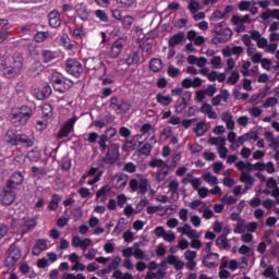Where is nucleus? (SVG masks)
<instances>
[{"instance_id": "1", "label": "nucleus", "mask_w": 279, "mask_h": 279, "mask_svg": "<svg viewBox=\"0 0 279 279\" xmlns=\"http://www.w3.org/2000/svg\"><path fill=\"white\" fill-rule=\"evenodd\" d=\"M34 110L27 106L15 107L11 110L10 121L15 128H21V125H27V121L32 119Z\"/></svg>"}, {"instance_id": "2", "label": "nucleus", "mask_w": 279, "mask_h": 279, "mask_svg": "<svg viewBox=\"0 0 279 279\" xmlns=\"http://www.w3.org/2000/svg\"><path fill=\"white\" fill-rule=\"evenodd\" d=\"M23 69V57H12L9 61L4 64L2 69V74L4 77H16L21 70Z\"/></svg>"}, {"instance_id": "3", "label": "nucleus", "mask_w": 279, "mask_h": 279, "mask_svg": "<svg viewBox=\"0 0 279 279\" xmlns=\"http://www.w3.org/2000/svg\"><path fill=\"white\" fill-rule=\"evenodd\" d=\"M149 186V179L143 174H136L129 182L130 193H137V195H145L147 193V187Z\"/></svg>"}, {"instance_id": "4", "label": "nucleus", "mask_w": 279, "mask_h": 279, "mask_svg": "<svg viewBox=\"0 0 279 279\" xmlns=\"http://www.w3.org/2000/svg\"><path fill=\"white\" fill-rule=\"evenodd\" d=\"M85 69L87 71H95L97 77H101V75H106V65H104V61L99 58H88L84 62Z\"/></svg>"}, {"instance_id": "5", "label": "nucleus", "mask_w": 279, "mask_h": 279, "mask_svg": "<svg viewBox=\"0 0 279 279\" xmlns=\"http://www.w3.org/2000/svg\"><path fill=\"white\" fill-rule=\"evenodd\" d=\"M231 23L235 27V32L241 34V32H245V25H250L252 23V15L246 14L244 16L233 15L231 17Z\"/></svg>"}, {"instance_id": "6", "label": "nucleus", "mask_w": 279, "mask_h": 279, "mask_svg": "<svg viewBox=\"0 0 279 279\" xmlns=\"http://www.w3.org/2000/svg\"><path fill=\"white\" fill-rule=\"evenodd\" d=\"M154 234L158 239H163V241H166L167 243H173V241H175V233L171 230L167 231V229H165V227L162 226L156 227L154 230Z\"/></svg>"}, {"instance_id": "7", "label": "nucleus", "mask_w": 279, "mask_h": 279, "mask_svg": "<svg viewBox=\"0 0 279 279\" xmlns=\"http://www.w3.org/2000/svg\"><path fill=\"white\" fill-rule=\"evenodd\" d=\"M215 40L218 43H228L230 38H232V29L229 27H222L221 25H218L215 29Z\"/></svg>"}, {"instance_id": "8", "label": "nucleus", "mask_w": 279, "mask_h": 279, "mask_svg": "<svg viewBox=\"0 0 279 279\" xmlns=\"http://www.w3.org/2000/svg\"><path fill=\"white\" fill-rule=\"evenodd\" d=\"M66 73H70V75H74V77H80L82 75V63L75 59H70L66 61L65 64Z\"/></svg>"}, {"instance_id": "9", "label": "nucleus", "mask_w": 279, "mask_h": 279, "mask_svg": "<svg viewBox=\"0 0 279 279\" xmlns=\"http://www.w3.org/2000/svg\"><path fill=\"white\" fill-rule=\"evenodd\" d=\"M72 247L82 250V252H86L90 245H93V240L90 238L82 239L80 235H74L71 240Z\"/></svg>"}, {"instance_id": "10", "label": "nucleus", "mask_w": 279, "mask_h": 279, "mask_svg": "<svg viewBox=\"0 0 279 279\" xmlns=\"http://www.w3.org/2000/svg\"><path fill=\"white\" fill-rule=\"evenodd\" d=\"M21 260V250L19 247H12L8 257L4 260L5 267L12 269L16 263Z\"/></svg>"}, {"instance_id": "11", "label": "nucleus", "mask_w": 279, "mask_h": 279, "mask_svg": "<svg viewBox=\"0 0 279 279\" xmlns=\"http://www.w3.org/2000/svg\"><path fill=\"white\" fill-rule=\"evenodd\" d=\"M128 40L123 37L118 38L111 46L110 50V58H119L121 56V51H123V48L125 47V44Z\"/></svg>"}, {"instance_id": "12", "label": "nucleus", "mask_w": 279, "mask_h": 279, "mask_svg": "<svg viewBox=\"0 0 279 279\" xmlns=\"http://www.w3.org/2000/svg\"><path fill=\"white\" fill-rule=\"evenodd\" d=\"M257 47L259 49H265L266 53H276L278 51V43H270L267 40V38L262 37L257 41Z\"/></svg>"}, {"instance_id": "13", "label": "nucleus", "mask_w": 279, "mask_h": 279, "mask_svg": "<svg viewBox=\"0 0 279 279\" xmlns=\"http://www.w3.org/2000/svg\"><path fill=\"white\" fill-rule=\"evenodd\" d=\"M20 226H21V232L22 234H27L29 230L36 228V219L25 216L20 220Z\"/></svg>"}, {"instance_id": "14", "label": "nucleus", "mask_w": 279, "mask_h": 279, "mask_svg": "<svg viewBox=\"0 0 279 279\" xmlns=\"http://www.w3.org/2000/svg\"><path fill=\"white\" fill-rule=\"evenodd\" d=\"M16 194L12 190H4L0 193V203L2 206H10L11 204H14Z\"/></svg>"}, {"instance_id": "15", "label": "nucleus", "mask_w": 279, "mask_h": 279, "mask_svg": "<svg viewBox=\"0 0 279 279\" xmlns=\"http://www.w3.org/2000/svg\"><path fill=\"white\" fill-rule=\"evenodd\" d=\"M10 37V22L7 19L0 20V45Z\"/></svg>"}, {"instance_id": "16", "label": "nucleus", "mask_w": 279, "mask_h": 279, "mask_svg": "<svg viewBox=\"0 0 279 279\" xmlns=\"http://www.w3.org/2000/svg\"><path fill=\"white\" fill-rule=\"evenodd\" d=\"M203 264L205 265V267H208L209 269L219 267V254L209 253L207 256L204 257Z\"/></svg>"}, {"instance_id": "17", "label": "nucleus", "mask_w": 279, "mask_h": 279, "mask_svg": "<svg viewBox=\"0 0 279 279\" xmlns=\"http://www.w3.org/2000/svg\"><path fill=\"white\" fill-rule=\"evenodd\" d=\"M184 258L186 262V268L187 269H195L197 267V262H195V258H197V252L187 250L184 252Z\"/></svg>"}, {"instance_id": "18", "label": "nucleus", "mask_w": 279, "mask_h": 279, "mask_svg": "<svg viewBox=\"0 0 279 279\" xmlns=\"http://www.w3.org/2000/svg\"><path fill=\"white\" fill-rule=\"evenodd\" d=\"M25 180V177H23V173L15 172L11 175L10 180L7 183V186L9 189H16V186H21Z\"/></svg>"}, {"instance_id": "19", "label": "nucleus", "mask_w": 279, "mask_h": 279, "mask_svg": "<svg viewBox=\"0 0 279 279\" xmlns=\"http://www.w3.org/2000/svg\"><path fill=\"white\" fill-rule=\"evenodd\" d=\"M75 121H77V118L70 119L60 130L59 137L60 138H66L71 132H73V128L75 126Z\"/></svg>"}, {"instance_id": "20", "label": "nucleus", "mask_w": 279, "mask_h": 279, "mask_svg": "<svg viewBox=\"0 0 279 279\" xmlns=\"http://www.w3.org/2000/svg\"><path fill=\"white\" fill-rule=\"evenodd\" d=\"M74 10L81 21H87L88 16H90V11H88V7H86V4H84L83 2L77 3L74 7Z\"/></svg>"}, {"instance_id": "21", "label": "nucleus", "mask_w": 279, "mask_h": 279, "mask_svg": "<svg viewBox=\"0 0 279 279\" xmlns=\"http://www.w3.org/2000/svg\"><path fill=\"white\" fill-rule=\"evenodd\" d=\"M177 232H179V234H182L183 236H187V239H194V236H197V230L193 229V227H191V225L189 223L179 227L177 229Z\"/></svg>"}, {"instance_id": "22", "label": "nucleus", "mask_w": 279, "mask_h": 279, "mask_svg": "<svg viewBox=\"0 0 279 279\" xmlns=\"http://www.w3.org/2000/svg\"><path fill=\"white\" fill-rule=\"evenodd\" d=\"M46 250H49V241L43 239L38 240L33 247V255L40 256Z\"/></svg>"}, {"instance_id": "23", "label": "nucleus", "mask_w": 279, "mask_h": 279, "mask_svg": "<svg viewBox=\"0 0 279 279\" xmlns=\"http://www.w3.org/2000/svg\"><path fill=\"white\" fill-rule=\"evenodd\" d=\"M246 53L254 64L263 61V52H258L255 47H248Z\"/></svg>"}, {"instance_id": "24", "label": "nucleus", "mask_w": 279, "mask_h": 279, "mask_svg": "<svg viewBox=\"0 0 279 279\" xmlns=\"http://www.w3.org/2000/svg\"><path fill=\"white\" fill-rule=\"evenodd\" d=\"M119 159V148L117 146H111L108 148L106 160L109 165H113Z\"/></svg>"}, {"instance_id": "25", "label": "nucleus", "mask_w": 279, "mask_h": 279, "mask_svg": "<svg viewBox=\"0 0 279 279\" xmlns=\"http://www.w3.org/2000/svg\"><path fill=\"white\" fill-rule=\"evenodd\" d=\"M221 120L223 123H226L227 130H233L234 129V117L232 116V112L225 111L221 113Z\"/></svg>"}, {"instance_id": "26", "label": "nucleus", "mask_w": 279, "mask_h": 279, "mask_svg": "<svg viewBox=\"0 0 279 279\" xmlns=\"http://www.w3.org/2000/svg\"><path fill=\"white\" fill-rule=\"evenodd\" d=\"M189 64H196L199 69H204L206 66L208 60L204 57L197 58L196 56L190 54L187 57Z\"/></svg>"}, {"instance_id": "27", "label": "nucleus", "mask_w": 279, "mask_h": 279, "mask_svg": "<svg viewBox=\"0 0 279 279\" xmlns=\"http://www.w3.org/2000/svg\"><path fill=\"white\" fill-rule=\"evenodd\" d=\"M14 145H24V147H32V145H34V141H32V138H29V136L25 134H17Z\"/></svg>"}, {"instance_id": "28", "label": "nucleus", "mask_w": 279, "mask_h": 279, "mask_svg": "<svg viewBox=\"0 0 279 279\" xmlns=\"http://www.w3.org/2000/svg\"><path fill=\"white\" fill-rule=\"evenodd\" d=\"M128 180H130V177L128 174L122 173L116 177V183H114L116 189H118L119 191H123L125 186H128Z\"/></svg>"}, {"instance_id": "29", "label": "nucleus", "mask_w": 279, "mask_h": 279, "mask_svg": "<svg viewBox=\"0 0 279 279\" xmlns=\"http://www.w3.org/2000/svg\"><path fill=\"white\" fill-rule=\"evenodd\" d=\"M184 182H187V184H191L193 191H197L201 189L199 186L203 184L202 179L194 177L193 174H187L184 179Z\"/></svg>"}, {"instance_id": "30", "label": "nucleus", "mask_w": 279, "mask_h": 279, "mask_svg": "<svg viewBox=\"0 0 279 279\" xmlns=\"http://www.w3.org/2000/svg\"><path fill=\"white\" fill-rule=\"evenodd\" d=\"M50 27H60L62 21L60 20V13L58 11H52L48 15Z\"/></svg>"}, {"instance_id": "31", "label": "nucleus", "mask_w": 279, "mask_h": 279, "mask_svg": "<svg viewBox=\"0 0 279 279\" xmlns=\"http://www.w3.org/2000/svg\"><path fill=\"white\" fill-rule=\"evenodd\" d=\"M201 112L203 114H207L208 119H217V112L213 110V106H210V104H203L201 107Z\"/></svg>"}, {"instance_id": "32", "label": "nucleus", "mask_w": 279, "mask_h": 279, "mask_svg": "<svg viewBox=\"0 0 279 279\" xmlns=\"http://www.w3.org/2000/svg\"><path fill=\"white\" fill-rule=\"evenodd\" d=\"M156 100L157 104H160V106H171L173 98L169 95H165L163 93H159L156 96Z\"/></svg>"}, {"instance_id": "33", "label": "nucleus", "mask_w": 279, "mask_h": 279, "mask_svg": "<svg viewBox=\"0 0 279 279\" xmlns=\"http://www.w3.org/2000/svg\"><path fill=\"white\" fill-rule=\"evenodd\" d=\"M202 178H203L204 182L209 184V186H217V184H219V178L215 177L210 172L203 173Z\"/></svg>"}, {"instance_id": "34", "label": "nucleus", "mask_w": 279, "mask_h": 279, "mask_svg": "<svg viewBox=\"0 0 279 279\" xmlns=\"http://www.w3.org/2000/svg\"><path fill=\"white\" fill-rule=\"evenodd\" d=\"M168 189L171 192L172 197H175V199L180 197V194L178 193V190L180 189V182L177 179H173L169 182Z\"/></svg>"}, {"instance_id": "35", "label": "nucleus", "mask_w": 279, "mask_h": 279, "mask_svg": "<svg viewBox=\"0 0 279 279\" xmlns=\"http://www.w3.org/2000/svg\"><path fill=\"white\" fill-rule=\"evenodd\" d=\"M167 175H169V165L163 166L156 172V182H162L167 180Z\"/></svg>"}, {"instance_id": "36", "label": "nucleus", "mask_w": 279, "mask_h": 279, "mask_svg": "<svg viewBox=\"0 0 279 279\" xmlns=\"http://www.w3.org/2000/svg\"><path fill=\"white\" fill-rule=\"evenodd\" d=\"M252 5H258V2H256V0H243L239 3V10L240 12H247Z\"/></svg>"}, {"instance_id": "37", "label": "nucleus", "mask_w": 279, "mask_h": 279, "mask_svg": "<svg viewBox=\"0 0 279 279\" xmlns=\"http://www.w3.org/2000/svg\"><path fill=\"white\" fill-rule=\"evenodd\" d=\"M216 245L220 250H230V243L228 242V238L226 235H220L216 240Z\"/></svg>"}, {"instance_id": "38", "label": "nucleus", "mask_w": 279, "mask_h": 279, "mask_svg": "<svg viewBox=\"0 0 279 279\" xmlns=\"http://www.w3.org/2000/svg\"><path fill=\"white\" fill-rule=\"evenodd\" d=\"M50 96H51V86H49V84H46L41 88V93L37 94V99H39V101H43V99H47Z\"/></svg>"}, {"instance_id": "39", "label": "nucleus", "mask_w": 279, "mask_h": 279, "mask_svg": "<svg viewBox=\"0 0 279 279\" xmlns=\"http://www.w3.org/2000/svg\"><path fill=\"white\" fill-rule=\"evenodd\" d=\"M184 40V34L179 33L177 35H173L170 40L169 45L170 47H178V45H181V43Z\"/></svg>"}, {"instance_id": "40", "label": "nucleus", "mask_w": 279, "mask_h": 279, "mask_svg": "<svg viewBox=\"0 0 279 279\" xmlns=\"http://www.w3.org/2000/svg\"><path fill=\"white\" fill-rule=\"evenodd\" d=\"M149 66H150V70L154 71V73H159V71H162V60L151 59Z\"/></svg>"}, {"instance_id": "41", "label": "nucleus", "mask_w": 279, "mask_h": 279, "mask_svg": "<svg viewBox=\"0 0 279 279\" xmlns=\"http://www.w3.org/2000/svg\"><path fill=\"white\" fill-rule=\"evenodd\" d=\"M194 132L196 136H204V134L208 132V125H206L205 122H198L194 129Z\"/></svg>"}, {"instance_id": "42", "label": "nucleus", "mask_w": 279, "mask_h": 279, "mask_svg": "<svg viewBox=\"0 0 279 279\" xmlns=\"http://www.w3.org/2000/svg\"><path fill=\"white\" fill-rule=\"evenodd\" d=\"M187 10L191 12V14H197V12L202 10V4L195 0H191L187 4Z\"/></svg>"}, {"instance_id": "43", "label": "nucleus", "mask_w": 279, "mask_h": 279, "mask_svg": "<svg viewBox=\"0 0 279 279\" xmlns=\"http://www.w3.org/2000/svg\"><path fill=\"white\" fill-rule=\"evenodd\" d=\"M222 19H226L223 11H221V9H217L210 15L209 21H211V23H217V21H221Z\"/></svg>"}, {"instance_id": "44", "label": "nucleus", "mask_w": 279, "mask_h": 279, "mask_svg": "<svg viewBox=\"0 0 279 279\" xmlns=\"http://www.w3.org/2000/svg\"><path fill=\"white\" fill-rule=\"evenodd\" d=\"M60 43L62 47L66 49V51H72L74 46H73V43H71V38L68 35H63L60 39Z\"/></svg>"}, {"instance_id": "45", "label": "nucleus", "mask_w": 279, "mask_h": 279, "mask_svg": "<svg viewBox=\"0 0 279 279\" xmlns=\"http://www.w3.org/2000/svg\"><path fill=\"white\" fill-rule=\"evenodd\" d=\"M50 82H51L52 86H58V85H62V84L66 83V82H64V77L58 73H53L51 75Z\"/></svg>"}, {"instance_id": "46", "label": "nucleus", "mask_w": 279, "mask_h": 279, "mask_svg": "<svg viewBox=\"0 0 279 279\" xmlns=\"http://www.w3.org/2000/svg\"><path fill=\"white\" fill-rule=\"evenodd\" d=\"M61 199L62 197H60V195L58 194L52 195V198L48 205L49 210H58V204H60Z\"/></svg>"}, {"instance_id": "47", "label": "nucleus", "mask_w": 279, "mask_h": 279, "mask_svg": "<svg viewBox=\"0 0 279 279\" xmlns=\"http://www.w3.org/2000/svg\"><path fill=\"white\" fill-rule=\"evenodd\" d=\"M192 250H202V240H199V233L196 232V236L190 238Z\"/></svg>"}, {"instance_id": "48", "label": "nucleus", "mask_w": 279, "mask_h": 279, "mask_svg": "<svg viewBox=\"0 0 279 279\" xmlns=\"http://www.w3.org/2000/svg\"><path fill=\"white\" fill-rule=\"evenodd\" d=\"M245 229H246L245 220H239L235 223L233 232H234V234H243V233H245Z\"/></svg>"}, {"instance_id": "49", "label": "nucleus", "mask_w": 279, "mask_h": 279, "mask_svg": "<svg viewBox=\"0 0 279 279\" xmlns=\"http://www.w3.org/2000/svg\"><path fill=\"white\" fill-rule=\"evenodd\" d=\"M120 21H121L122 27L124 29H130L132 27V25L134 24V17L132 15H126Z\"/></svg>"}, {"instance_id": "50", "label": "nucleus", "mask_w": 279, "mask_h": 279, "mask_svg": "<svg viewBox=\"0 0 279 279\" xmlns=\"http://www.w3.org/2000/svg\"><path fill=\"white\" fill-rule=\"evenodd\" d=\"M27 158L31 162H38L40 160V150L34 148L33 150L28 151Z\"/></svg>"}, {"instance_id": "51", "label": "nucleus", "mask_w": 279, "mask_h": 279, "mask_svg": "<svg viewBox=\"0 0 279 279\" xmlns=\"http://www.w3.org/2000/svg\"><path fill=\"white\" fill-rule=\"evenodd\" d=\"M208 145H216V147H221L226 145V137H210L208 140Z\"/></svg>"}, {"instance_id": "52", "label": "nucleus", "mask_w": 279, "mask_h": 279, "mask_svg": "<svg viewBox=\"0 0 279 279\" xmlns=\"http://www.w3.org/2000/svg\"><path fill=\"white\" fill-rule=\"evenodd\" d=\"M210 64L211 69H221V66H223V59H221V56H215L213 57Z\"/></svg>"}, {"instance_id": "53", "label": "nucleus", "mask_w": 279, "mask_h": 279, "mask_svg": "<svg viewBox=\"0 0 279 279\" xmlns=\"http://www.w3.org/2000/svg\"><path fill=\"white\" fill-rule=\"evenodd\" d=\"M16 136L19 134L14 133V131H8L4 135L5 143H10V145H14L16 143Z\"/></svg>"}, {"instance_id": "54", "label": "nucleus", "mask_w": 279, "mask_h": 279, "mask_svg": "<svg viewBox=\"0 0 279 279\" xmlns=\"http://www.w3.org/2000/svg\"><path fill=\"white\" fill-rule=\"evenodd\" d=\"M236 169L245 173V171H252V163H247L245 161H239L235 163Z\"/></svg>"}, {"instance_id": "55", "label": "nucleus", "mask_w": 279, "mask_h": 279, "mask_svg": "<svg viewBox=\"0 0 279 279\" xmlns=\"http://www.w3.org/2000/svg\"><path fill=\"white\" fill-rule=\"evenodd\" d=\"M125 230V218H120L118 225L113 229V234H121Z\"/></svg>"}, {"instance_id": "56", "label": "nucleus", "mask_w": 279, "mask_h": 279, "mask_svg": "<svg viewBox=\"0 0 279 279\" xmlns=\"http://www.w3.org/2000/svg\"><path fill=\"white\" fill-rule=\"evenodd\" d=\"M140 132L142 134V136H145V141H147V138H149V133L151 132V124L149 123H145L141 126Z\"/></svg>"}, {"instance_id": "57", "label": "nucleus", "mask_w": 279, "mask_h": 279, "mask_svg": "<svg viewBox=\"0 0 279 279\" xmlns=\"http://www.w3.org/2000/svg\"><path fill=\"white\" fill-rule=\"evenodd\" d=\"M41 112H43L44 119H49V117L53 114V107H51V105L49 104H46L43 106Z\"/></svg>"}, {"instance_id": "58", "label": "nucleus", "mask_w": 279, "mask_h": 279, "mask_svg": "<svg viewBox=\"0 0 279 279\" xmlns=\"http://www.w3.org/2000/svg\"><path fill=\"white\" fill-rule=\"evenodd\" d=\"M96 14V19H99V21H101V23H108L109 17H108V13H106V11L99 9L95 11Z\"/></svg>"}, {"instance_id": "59", "label": "nucleus", "mask_w": 279, "mask_h": 279, "mask_svg": "<svg viewBox=\"0 0 279 279\" xmlns=\"http://www.w3.org/2000/svg\"><path fill=\"white\" fill-rule=\"evenodd\" d=\"M56 59V52L49 51V50H44L43 51V61L44 62H51V60Z\"/></svg>"}, {"instance_id": "60", "label": "nucleus", "mask_w": 279, "mask_h": 279, "mask_svg": "<svg viewBox=\"0 0 279 279\" xmlns=\"http://www.w3.org/2000/svg\"><path fill=\"white\" fill-rule=\"evenodd\" d=\"M47 125H48L47 118H41L40 120H37L35 128L36 130H38V132H43L44 130H47Z\"/></svg>"}, {"instance_id": "61", "label": "nucleus", "mask_w": 279, "mask_h": 279, "mask_svg": "<svg viewBox=\"0 0 279 279\" xmlns=\"http://www.w3.org/2000/svg\"><path fill=\"white\" fill-rule=\"evenodd\" d=\"M120 8H134L136 5V0H117Z\"/></svg>"}, {"instance_id": "62", "label": "nucleus", "mask_w": 279, "mask_h": 279, "mask_svg": "<svg viewBox=\"0 0 279 279\" xmlns=\"http://www.w3.org/2000/svg\"><path fill=\"white\" fill-rule=\"evenodd\" d=\"M221 204H226V205H232V204H236L238 199L235 196L232 195H225L222 196V198L220 199Z\"/></svg>"}, {"instance_id": "63", "label": "nucleus", "mask_w": 279, "mask_h": 279, "mask_svg": "<svg viewBox=\"0 0 279 279\" xmlns=\"http://www.w3.org/2000/svg\"><path fill=\"white\" fill-rule=\"evenodd\" d=\"M275 106H278V98L270 97L267 98L266 101L263 104V108H274Z\"/></svg>"}, {"instance_id": "64", "label": "nucleus", "mask_w": 279, "mask_h": 279, "mask_svg": "<svg viewBox=\"0 0 279 279\" xmlns=\"http://www.w3.org/2000/svg\"><path fill=\"white\" fill-rule=\"evenodd\" d=\"M138 60H141V58L138 57L137 52H133L126 58V64L131 66V64H136Z\"/></svg>"}]
</instances>
